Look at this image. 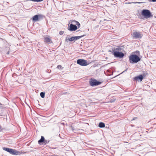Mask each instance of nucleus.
<instances>
[{
	"mask_svg": "<svg viewBox=\"0 0 156 156\" xmlns=\"http://www.w3.org/2000/svg\"><path fill=\"white\" fill-rule=\"evenodd\" d=\"M139 80L140 81H142L143 80V76L142 75H139L134 77V80Z\"/></svg>",
	"mask_w": 156,
	"mask_h": 156,
	"instance_id": "12",
	"label": "nucleus"
},
{
	"mask_svg": "<svg viewBox=\"0 0 156 156\" xmlns=\"http://www.w3.org/2000/svg\"><path fill=\"white\" fill-rule=\"evenodd\" d=\"M71 127L72 128V130L73 131H74V130H75V129H74V127H73V126H71Z\"/></svg>",
	"mask_w": 156,
	"mask_h": 156,
	"instance_id": "21",
	"label": "nucleus"
},
{
	"mask_svg": "<svg viewBox=\"0 0 156 156\" xmlns=\"http://www.w3.org/2000/svg\"><path fill=\"white\" fill-rule=\"evenodd\" d=\"M141 15L146 19L149 18L153 16L152 14L150 11L147 9H144L142 10L141 12Z\"/></svg>",
	"mask_w": 156,
	"mask_h": 156,
	"instance_id": "3",
	"label": "nucleus"
},
{
	"mask_svg": "<svg viewBox=\"0 0 156 156\" xmlns=\"http://www.w3.org/2000/svg\"><path fill=\"white\" fill-rule=\"evenodd\" d=\"M63 33H64V31H59V34L61 35L63 34Z\"/></svg>",
	"mask_w": 156,
	"mask_h": 156,
	"instance_id": "17",
	"label": "nucleus"
},
{
	"mask_svg": "<svg viewBox=\"0 0 156 156\" xmlns=\"http://www.w3.org/2000/svg\"><path fill=\"white\" fill-rule=\"evenodd\" d=\"M90 85L91 86H95L100 85L101 83L95 79H90L89 81Z\"/></svg>",
	"mask_w": 156,
	"mask_h": 156,
	"instance_id": "8",
	"label": "nucleus"
},
{
	"mask_svg": "<svg viewBox=\"0 0 156 156\" xmlns=\"http://www.w3.org/2000/svg\"><path fill=\"white\" fill-rule=\"evenodd\" d=\"M150 2H156V0H148Z\"/></svg>",
	"mask_w": 156,
	"mask_h": 156,
	"instance_id": "23",
	"label": "nucleus"
},
{
	"mask_svg": "<svg viewBox=\"0 0 156 156\" xmlns=\"http://www.w3.org/2000/svg\"><path fill=\"white\" fill-rule=\"evenodd\" d=\"M77 63L82 66H87L89 64L87 63V60L83 59H79L77 60Z\"/></svg>",
	"mask_w": 156,
	"mask_h": 156,
	"instance_id": "7",
	"label": "nucleus"
},
{
	"mask_svg": "<svg viewBox=\"0 0 156 156\" xmlns=\"http://www.w3.org/2000/svg\"><path fill=\"white\" fill-rule=\"evenodd\" d=\"M1 103H0V105H1Z\"/></svg>",
	"mask_w": 156,
	"mask_h": 156,
	"instance_id": "27",
	"label": "nucleus"
},
{
	"mask_svg": "<svg viewBox=\"0 0 156 156\" xmlns=\"http://www.w3.org/2000/svg\"><path fill=\"white\" fill-rule=\"evenodd\" d=\"M44 41L48 44H50L52 43L51 39V38L48 37H45L44 38Z\"/></svg>",
	"mask_w": 156,
	"mask_h": 156,
	"instance_id": "13",
	"label": "nucleus"
},
{
	"mask_svg": "<svg viewBox=\"0 0 156 156\" xmlns=\"http://www.w3.org/2000/svg\"><path fill=\"white\" fill-rule=\"evenodd\" d=\"M44 17L43 15L39 14L36 15L34 16L32 19V20L33 22H36L42 20Z\"/></svg>",
	"mask_w": 156,
	"mask_h": 156,
	"instance_id": "5",
	"label": "nucleus"
},
{
	"mask_svg": "<svg viewBox=\"0 0 156 156\" xmlns=\"http://www.w3.org/2000/svg\"><path fill=\"white\" fill-rule=\"evenodd\" d=\"M147 74L144 73V74H143V75H142L143 76V78L144 77H146V74Z\"/></svg>",
	"mask_w": 156,
	"mask_h": 156,
	"instance_id": "20",
	"label": "nucleus"
},
{
	"mask_svg": "<svg viewBox=\"0 0 156 156\" xmlns=\"http://www.w3.org/2000/svg\"><path fill=\"white\" fill-rule=\"evenodd\" d=\"M85 35H83L82 36H75V37H72L69 39V41H76L78 39H80L83 37L85 36Z\"/></svg>",
	"mask_w": 156,
	"mask_h": 156,
	"instance_id": "11",
	"label": "nucleus"
},
{
	"mask_svg": "<svg viewBox=\"0 0 156 156\" xmlns=\"http://www.w3.org/2000/svg\"><path fill=\"white\" fill-rule=\"evenodd\" d=\"M9 52H7V54H9Z\"/></svg>",
	"mask_w": 156,
	"mask_h": 156,
	"instance_id": "26",
	"label": "nucleus"
},
{
	"mask_svg": "<svg viewBox=\"0 0 156 156\" xmlns=\"http://www.w3.org/2000/svg\"><path fill=\"white\" fill-rule=\"evenodd\" d=\"M141 59L136 55H132L129 57V61L130 63H136L140 61Z\"/></svg>",
	"mask_w": 156,
	"mask_h": 156,
	"instance_id": "1",
	"label": "nucleus"
},
{
	"mask_svg": "<svg viewBox=\"0 0 156 156\" xmlns=\"http://www.w3.org/2000/svg\"><path fill=\"white\" fill-rule=\"evenodd\" d=\"M40 95L41 98H44V97L45 93L41 92L40 93Z\"/></svg>",
	"mask_w": 156,
	"mask_h": 156,
	"instance_id": "15",
	"label": "nucleus"
},
{
	"mask_svg": "<svg viewBox=\"0 0 156 156\" xmlns=\"http://www.w3.org/2000/svg\"><path fill=\"white\" fill-rule=\"evenodd\" d=\"M133 37L136 38H141L143 36L142 34L139 32H135L133 33Z\"/></svg>",
	"mask_w": 156,
	"mask_h": 156,
	"instance_id": "10",
	"label": "nucleus"
},
{
	"mask_svg": "<svg viewBox=\"0 0 156 156\" xmlns=\"http://www.w3.org/2000/svg\"><path fill=\"white\" fill-rule=\"evenodd\" d=\"M69 38H67V37H66V39H65V41L68 42V40H69Z\"/></svg>",
	"mask_w": 156,
	"mask_h": 156,
	"instance_id": "22",
	"label": "nucleus"
},
{
	"mask_svg": "<svg viewBox=\"0 0 156 156\" xmlns=\"http://www.w3.org/2000/svg\"><path fill=\"white\" fill-rule=\"evenodd\" d=\"M136 52H139V51H136Z\"/></svg>",
	"mask_w": 156,
	"mask_h": 156,
	"instance_id": "25",
	"label": "nucleus"
},
{
	"mask_svg": "<svg viewBox=\"0 0 156 156\" xmlns=\"http://www.w3.org/2000/svg\"><path fill=\"white\" fill-rule=\"evenodd\" d=\"M77 22L78 21L75 20H72L71 21V23H72L71 24H73L76 25V24H77Z\"/></svg>",
	"mask_w": 156,
	"mask_h": 156,
	"instance_id": "16",
	"label": "nucleus"
},
{
	"mask_svg": "<svg viewBox=\"0 0 156 156\" xmlns=\"http://www.w3.org/2000/svg\"><path fill=\"white\" fill-rule=\"evenodd\" d=\"M119 49H120L117 48H115L113 50V55L115 57L121 58L124 56V54L122 52L117 51L118 50L119 51Z\"/></svg>",
	"mask_w": 156,
	"mask_h": 156,
	"instance_id": "4",
	"label": "nucleus"
},
{
	"mask_svg": "<svg viewBox=\"0 0 156 156\" xmlns=\"http://www.w3.org/2000/svg\"><path fill=\"white\" fill-rule=\"evenodd\" d=\"M132 3H142V2H132Z\"/></svg>",
	"mask_w": 156,
	"mask_h": 156,
	"instance_id": "24",
	"label": "nucleus"
},
{
	"mask_svg": "<svg viewBox=\"0 0 156 156\" xmlns=\"http://www.w3.org/2000/svg\"><path fill=\"white\" fill-rule=\"evenodd\" d=\"M68 30L71 31H75L77 29V26L73 24H70V26L68 27Z\"/></svg>",
	"mask_w": 156,
	"mask_h": 156,
	"instance_id": "9",
	"label": "nucleus"
},
{
	"mask_svg": "<svg viewBox=\"0 0 156 156\" xmlns=\"http://www.w3.org/2000/svg\"><path fill=\"white\" fill-rule=\"evenodd\" d=\"M62 67V66L60 65H58L57 67V68H58V69H60Z\"/></svg>",
	"mask_w": 156,
	"mask_h": 156,
	"instance_id": "19",
	"label": "nucleus"
},
{
	"mask_svg": "<svg viewBox=\"0 0 156 156\" xmlns=\"http://www.w3.org/2000/svg\"><path fill=\"white\" fill-rule=\"evenodd\" d=\"M76 25H77L78 26V28H79L80 27V23L78 22H77V24H76Z\"/></svg>",
	"mask_w": 156,
	"mask_h": 156,
	"instance_id": "18",
	"label": "nucleus"
},
{
	"mask_svg": "<svg viewBox=\"0 0 156 156\" xmlns=\"http://www.w3.org/2000/svg\"><path fill=\"white\" fill-rule=\"evenodd\" d=\"M50 142L48 140H46L43 136H41V139L38 141V143L40 145H45L48 144Z\"/></svg>",
	"mask_w": 156,
	"mask_h": 156,
	"instance_id": "6",
	"label": "nucleus"
},
{
	"mask_svg": "<svg viewBox=\"0 0 156 156\" xmlns=\"http://www.w3.org/2000/svg\"><path fill=\"white\" fill-rule=\"evenodd\" d=\"M3 150L9 152L10 154L14 155H20L22 154L21 151H19L15 149H13L7 147H4L3 148Z\"/></svg>",
	"mask_w": 156,
	"mask_h": 156,
	"instance_id": "2",
	"label": "nucleus"
},
{
	"mask_svg": "<svg viewBox=\"0 0 156 156\" xmlns=\"http://www.w3.org/2000/svg\"><path fill=\"white\" fill-rule=\"evenodd\" d=\"M105 126V123L102 122H100L98 125V126L100 128H104Z\"/></svg>",
	"mask_w": 156,
	"mask_h": 156,
	"instance_id": "14",
	"label": "nucleus"
}]
</instances>
